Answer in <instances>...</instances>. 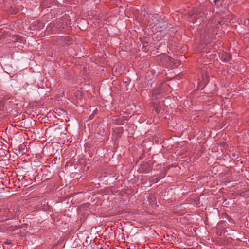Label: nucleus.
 <instances>
[{"mask_svg": "<svg viewBox=\"0 0 249 249\" xmlns=\"http://www.w3.org/2000/svg\"><path fill=\"white\" fill-rule=\"evenodd\" d=\"M148 24L157 31H161L166 28L167 22L157 14H149Z\"/></svg>", "mask_w": 249, "mask_h": 249, "instance_id": "1", "label": "nucleus"}, {"mask_svg": "<svg viewBox=\"0 0 249 249\" xmlns=\"http://www.w3.org/2000/svg\"><path fill=\"white\" fill-rule=\"evenodd\" d=\"M202 71L201 73V77L198 79V84L199 88L203 89L205 86L208 83L209 79L208 75L205 72L203 73L204 68L202 70Z\"/></svg>", "mask_w": 249, "mask_h": 249, "instance_id": "2", "label": "nucleus"}, {"mask_svg": "<svg viewBox=\"0 0 249 249\" xmlns=\"http://www.w3.org/2000/svg\"><path fill=\"white\" fill-rule=\"evenodd\" d=\"M203 14V13L201 12L192 14L189 16V21L193 23L197 21L200 23L203 20V18H202Z\"/></svg>", "mask_w": 249, "mask_h": 249, "instance_id": "3", "label": "nucleus"}, {"mask_svg": "<svg viewBox=\"0 0 249 249\" xmlns=\"http://www.w3.org/2000/svg\"><path fill=\"white\" fill-rule=\"evenodd\" d=\"M204 37L205 38H206L207 37H210V36L214 34L213 25H212V23H208L206 26V27L204 29Z\"/></svg>", "mask_w": 249, "mask_h": 249, "instance_id": "4", "label": "nucleus"}, {"mask_svg": "<svg viewBox=\"0 0 249 249\" xmlns=\"http://www.w3.org/2000/svg\"><path fill=\"white\" fill-rule=\"evenodd\" d=\"M8 11L12 14H16L18 12V9L15 6H11L9 9Z\"/></svg>", "mask_w": 249, "mask_h": 249, "instance_id": "5", "label": "nucleus"}, {"mask_svg": "<svg viewBox=\"0 0 249 249\" xmlns=\"http://www.w3.org/2000/svg\"><path fill=\"white\" fill-rule=\"evenodd\" d=\"M153 107L157 113H159L161 111V106L158 105L156 102L153 103Z\"/></svg>", "mask_w": 249, "mask_h": 249, "instance_id": "6", "label": "nucleus"}, {"mask_svg": "<svg viewBox=\"0 0 249 249\" xmlns=\"http://www.w3.org/2000/svg\"><path fill=\"white\" fill-rule=\"evenodd\" d=\"M47 29L48 30H51L53 32H54L55 29V25L53 23H51L47 27Z\"/></svg>", "mask_w": 249, "mask_h": 249, "instance_id": "7", "label": "nucleus"}, {"mask_svg": "<svg viewBox=\"0 0 249 249\" xmlns=\"http://www.w3.org/2000/svg\"><path fill=\"white\" fill-rule=\"evenodd\" d=\"M156 91H154V92H153V93H152V94H153V96H152V100H153V101H154L155 99L159 98V97L160 96V94H157V93H156Z\"/></svg>", "mask_w": 249, "mask_h": 249, "instance_id": "8", "label": "nucleus"}, {"mask_svg": "<svg viewBox=\"0 0 249 249\" xmlns=\"http://www.w3.org/2000/svg\"><path fill=\"white\" fill-rule=\"evenodd\" d=\"M126 193L130 195H133L134 194V191L131 189H128L126 190Z\"/></svg>", "mask_w": 249, "mask_h": 249, "instance_id": "9", "label": "nucleus"}, {"mask_svg": "<svg viewBox=\"0 0 249 249\" xmlns=\"http://www.w3.org/2000/svg\"><path fill=\"white\" fill-rule=\"evenodd\" d=\"M218 1H219V0H214V2L215 3H216L217 2H218Z\"/></svg>", "mask_w": 249, "mask_h": 249, "instance_id": "10", "label": "nucleus"}]
</instances>
